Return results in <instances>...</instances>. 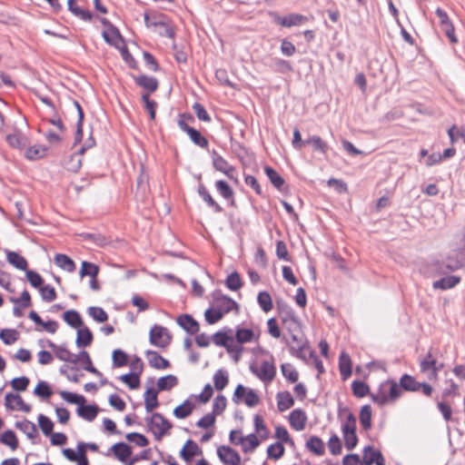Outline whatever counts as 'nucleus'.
<instances>
[{
    "instance_id": "obj_19",
    "label": "nucleus",
    "mask_w": 465,
    "mask_h": 465,
    "mask_svg": "<svg viewBox=\"0 0 465 465\" xmlns=\"http://www.w3.org/2000/svg\"><path fill=\"white\" fill-rule=\"evenodd\" d=\"M460 282V278L455 275L446 276L433 282L432 287L435 290H449L455 287Z\"/></svg>"
},
{
    "instance_id": "obj_15",
    "label": "nucleus",
    "mask_w": 465,
    "mask_h": 465,
    "mask_svg": "<svg viewBox=\"0 0 465 465\" xmlns=\"http://www.w3.org/2000/svg\"><path fill=\"white\" fill-rule=\"evenodd\" d=\"M201 453H202V450L199 448V446L197 445V443H195L192 440H188L185 442L183 449L181 450L180 456L183 460H185L186 462H189L192 460L193 457H194L195 455L201 454Z\"/></svg>"
},
{
    "instance_id": "obj_29",
    "label": "nucleus",
    "mask_w": 465,
    "mask_h": 465,
    "mask_svg": "<svg viewBox=\"0 0 465 465\" xmlns=\"http://www.w3.org/2000/svg\"><path fill=\"white\" fill-rule=\"evenodd\" d=\"M98 413L96 405H81L77 408V414L87 421H93Z\"/></svg>"
},
{
    "instance_id": "obj_61",
    "label": "nucleus",
    "mask_w": 465,
    "mask_h": 465,
    "mask_svg": "<svg viewBox=\"0 0 465 465\" xmlns=\"http://www.w3.org/2000/svg\"><path fill=\"white\" fill-rule=\"evenodd\" d=\"M39 292L43 301L51 302L56 299V292L53 286L47 284L39 288Z\"/></svg>"
},
{
    "instance_id": "obj_24",
    "label": "nucleus",
    "mask_w": 465,
    "mask_h": 465,
    "mask_svg": "<svg viewBox=\"0 0 465 465\" xmlns=\"http://www.w3.org/2000/svg\"><path fill=\"white\" fill-rule=\"evenodd\" d=\"M276 399L278 410L282 412L289 410L294 404V400L289 391L278 392Z\"/></svg>"
},
{
    "instance_id": "obj_2",
    "label": "nucleus",
    "mask_w": 465,
    "mask_h": 465,
    "mask_svg": "<svg viewBox=\"0 0 465 465\" xmlns=\"http://www.w3.org/2000/svg\"><path fill=\"white\" fill-rule=\"evenodd\" d=\"M443 368V363H438L436 351L430 349L426 355L420 360V371L429 381H437L439 371Z\"/></svg>"
},
{
    "instance_id": "obj_10",
    "label": "nucleus",
    "mask_w": 465,
    "mask_h": 465,
    "mask_svg": "<svg viewBox=\"0 0 465 465\" xmlns=\"http://www.w3.org/2000/svg\"><path fill=\"white\" fill-rule=\"evenodd\" d=\"M307 17L298 14H290L285 16L275 15L274 22L284 27L301 25L307 21Z\"/></svg>"
},
{
    "instance_id": "obj_47",
    "label": "nucleus",
    "mask_w": 465,
    "mask_h": 465,
    "mask_svg": "<svg viewBox=\"0 0 465 465\" xmlns=\"http://www.w3.org/2000/svg\"><path fill=\"white\" fill-rule=\"evenodd\" d=\"M87 312L89 316L97 322H104L108 320L107 312L101 307L91 306L88 308Z\"/></svg>"
},
{
    "instance_id": "obj_28",
    "label": "nucleus",
    "mask_w": 465,
    "mask_h": 465,
    "mask_svg": "<svg viewBox=\"0 0 465 465\" xmlns=\"http://www.w3.org/2000/svg\"><path fill=\"white\" fill-rule=\"evenodd\" d=\"M135 82L149 93H153L158 88V81L153 76L140 75L135 78Z\"/></svg>"
},
{
    "instance_id": "obj_26",
    "label": "nucleus",
    "mask_w": 465,
    "mask_h": 465,
    "mask_svg": "<svg viewBox=\"0 0 465 465\" xmlns=\"http://www.w3.org/2000/svg\"><path fill=\"white\" fill-rule=\"evenodd\" d=\"M63 319L69 326L77 330L84 324L80 313L75 310L66 311L63 314Z\"/></svg>"
},
{
    "instance_id": "obj_25",
    "label": "nucleus",
    "mask_w": 465,
    "mask_h": 465,
    "mask_svg": "<svg viewBox=\"0 0 465 465\" xmlns=\"http://www.w3.org/2000/svg\"><path fill=\"white\" fill-rule=\"evenodd\" d=\"M67 5L69 11L76 17L85 22L92 20L93 15L91 12L77 5L75 0H68Z\"/></svg>"
},
{
    "instance_id": "obj_14",
    "label": "nucleus",
    "mask_w": 465,
    "mask_h": 465,
    "mask_svg": "<svg viewBox=\"0 0 465 465\" xmlns=\"http://www.w3.org/2000/svg\"><path fill=\"white\" fill-rule=\"evenodd\" d=\"M177 324L190 334L199 331V323L189 314H182L177 318Z\"/></svg>"
},
{
    "instance_id": "obj_42",
    "label": "nucleus",
    "mask_w": 465,
    "mask_h": 465,
    "mask_svg": "<svg viewBox=\"0 0 465 465\" xmlns=\"http://www.w3.org/2000/svg\"><path fill=\"white\" fill-rule=\"evenodd\" d=\"M264 172L267 177L269 178L270 182L272 183V185L278 190H281L284 184L283 178L273 168L270 166H265Z\"/></svg>"
},
{
    "instance_id": "obj_40",
    "label": "nucleus",
    "mask_w": 465,
    "mask_h": 465,
    "mask_svg": "<svg viewBox=\"0 0 465 465\" xmlns=\"http://www.w3.org/2000/svg\"><path fill=\"white\" fill-rule=\"evenodd\" d=\"M74 105L75 106L78 113V120L76 124V132L74 134V144L80 143L83 139V120H84V112L77 101H74Z\"/></svg>"
},
{
    "instance_id": "obj_63",
    "label": "nucleus",
    "mask_w": 465,
    "mask_h": 465,
    "mask_svg": "<svg viewBox=\"0 0 465 465\" xmlns=\"http://www.w3.org/2000/svg\"><path fill=\"white\" fill-rule=\"evenodd\" d=\"M226 286L231 291H238L242 287V281L238 272H233L227 276Z\"/></svg>"
},
{
    "instance_id": "obj_4",
    "label": "nucleus",
    "mask_w": 465,
    "mask_h": 465,
    "mask_svg": "<svg viewBox=\"0 0 465 465\" xmlns=\"http://www.w3.org/2000/svg\"><path fill=\"white\" fill-rule=\"evenodd\" d=\"M146 420L149 430L157 440H160L172 428L171 422L158 412L153 413Z\"/></svg>"
},
{
    "instance_id": "obj_51",
    "label": "nucleus",
    "mask_w": 465,
    "mask_h": 465,
    "mask_svg": "<svg viewBox=\"0 0 465 465\" xmlns=\"http://www.w3.org/2000/svg\"><path fill=\"white\" fill-rule=\"evenodd\" d=\"M47 149L43 145H34L25 152V157L29 160H37L45 155Z\"/></svg>"
},
{
    "instance_id": "obj_59",
    "label": "nucleus",
    "mask_w": 465,
    "mask_h": 465,
    "mask_svg": "<svg viewBox=\"0 0 465 465\" xmlns=\"http://www.w3.org/2000/svg\"><path fill=\"white\" fill-rule=\"evenodd\" d=\"M0 339L6 345L15 343L17 339V331L13 329H4L0 331Z\"/></svg>"
},
{
    "instance_id": "obj_48",
    "label": "nucleus",
    "mask_w": 465,
    "mask_h": 465,
    "mask_svg": "<svg viewBox=\"0 0 465 465\" xmlns=\"http://www.w3.org/2000/svg\"><path fill=\"white\" fill-rule=\"evenodd\" d=\"M290 351L292 355L303 361L307 360L308 355L310 357H314V352L309 350L308 344L304 346L290 345Z\"/></svg>"
},
{
    "instance_id": "obj_36",
    "label": "nucleus",
    "mask_w": 465,
    "mask_h": 465,
    "mask_svg": "<svg viewBox=\"0 0 465 465\" xmlns=\"http://www.w3.org/2000/svg\"><path fill=\"white\" fill-rule=\"evenodd\" d=\"M198 193L202 197L203 201L205 202L208 204V206L213 208L215 213L223 212V208L221 207V205L218 204L213 200V198L212 197V195L210 194V193L208 192V190L206 189V187L204 185L199 186Z\"/></svg>"
},
{
    "instance_id": "obj_64",
    "label": "nucleus",
    "mask_w": 465,
    "mask_h": 465,
    "mask_svg": "<svg viewBox=\"0 0 465 465\" xmlns=\"http://www.w3.org/2000/svg\"><path fill=\"white\" fill-rule=\"evenodd\" d=\"M38 424L45 435H50L52 433L54 423L48 417L44 414H39Z\"/></svg>"
},
{
    "instance_id": "obj_33",
    "label": "nucleus",
    "mask_w": 465,
    "mask_h": 465,
    "mask_svg": "<svg viewBox=\"0 0 465 465\" xmlns=\"http://www.w3.org/2000/svg\"><path fill=\"white\" fill-rule=\"evenodd\" d=\"M308 450L318 456H322L325 452L324 442L317 436H312L306 442Z\"/></svg>"
},
{
    "instance_id": "obj_30",
    "label": "nucleus",
    "mask_w": 465,
    "mask_h": 465,
    "mask_svg": "<svg viewBox=\"0 0 465 465\" xmlns=\"http://www.w3.org/2000/svg\"><path fill=\"white\" fill-rule=\"evenodd\" d=\"M104 41L110 45L116 46L118 42L122 40L119 30L114 25H110L109 28L102 34Z\"/></svg>"
},
{
    "instance_id": "obj_8",
    "label": "nucleus",
    "mask_w": 465,
    "mask_h": 465,
    "mask_svg": "<svg viewBox=\"0 0 465 465\" xmlns=\"http://www.w3.org/2000/svg\"><path fill=\"white\" fill-rule=\"evenodd\" d=\"M213 165L216 171L224 173L229 179H236L234 177L235 169L222 155L215 151L212 153Z\"/></svg>"
},
{
    "instance_id": "obj_9",
    "label": "nucleus",
    "mask_w": 465,
    "mask_h": 465,
    "mask_svg": "<svg viewBox=\"0 0 465 465\" xmlns=\"http://www.w3.org/2000/svg\"><path fill=\"white\" fill-rule=\"evenodd\" d=\"M5 405L7 409H16L24 412H29L31 411V406L25 403L22 397L18 394L7 393L5 397Z\"/></svg>"
},
{
    "instance_id": "obj_7",
    "label": "nucleus",
    "mask_w": 465,
    "mask_h": 465,
    "mask_svg": "<svg viewBox=\"0 0 465 465\" xmlns=\"http://www.w3.org/2000/svg\"><path fill=\"white\" fill-rule=\"evenodd\" d=\"M217 455L225 465H239L241 463L239 453L229 446H220L217 449Z\"/></svg>"
},
{
    "instance_id": "obj_39",
    "label": "nucleus",
    "mask_w": 465,
    "mask_h": 465,
    "mask_svg": "<svg viewBox=\"0 0 465 465\" xmlns=\"http://www.w3.org/2000/svg\"><path fill=\"white\" fill-rule=\"evenodd\" d=\"M213 342L218 346H223L229 352L232 351V343L233 340L224 332L218 331L213 336Z\"/></svg>"
},
{
    "instance_id": "obj_57",
    "label": "nucleus",
    "mask_w": 465,
    "mask_h": 465,
    "mask_svg": "<svg viewBox=\"0 0 465 465\" xmlns=\"http://www.w3.org/2000/svg\"><path fill=\"white\" fill-rule=\"evenodd\" d=\"M284 454V447L282 442H275L267 448V455L271 459L279 460Z\"/></svg>"
},
{
    "instance_id": "obj_3",
    "label": "nucleus",
    "mask_w": 465,
    "mask_h": 465,
    "mask_svg": "<svg viewBox=\"0 0 465 465\" xmlns=\"http://www.w3.org/2000/svg\"><path fill=\"white\" fill-rule=\"evenodd\" d=\"M249 369L264 384L271 383L276 375V367L272 355H270V360L262 361L260 365L256 363L250 364Z\"/></svg>"
},
{
    "instance_id": "obj_44",
    "label": "nucleus",
    "mask_w": 465,
    "mask_h": 465,
    "mask_svg": "<svg viewBox=\"0 0 465 465\" xmlns=\"http://www.w3.org/2000/svg\"><path fill=\"white\" fill-rule=\"evenodd\" d=\"M0 441L3 444L10 447V449L13 450H16L18 447V440L15 433L11 430H7L1 434Z\"/></svg>"
},
{
    "instance_id": "obj_53",
    "label": "nucleus",
    "mask_w": 465,
    "mask_h": 465,
    "mask_svg": "<svg viewBox=\"0 0 465 465\" xmlns=\"http://www.w3.org/2000/svg\"><path fill=\"white\" fill-rule=\"evenodd\" d=\"M95 144V141L94 139L93 138V136H90L86 142L84 143V144L77 151V153H75V155L73 156V159L74 158H77V161L76 163H74L73 169L74 170H78L81 165H82V161L81 159L79 158L87 149L89 148H92L93 146H94Z\"/></svg>"
},
{
    "instance_id": "obj_5",
    "label": "nucleus",
    "mask_w": 465,
    "mask_h": 465,
    "mask_svg": "<svg viewBox=\"0 0 465 465\" xmlns=\"http://www.w3.org/2000/svg\"><path fill=\"white\" fill-rule=\"evenodd\" d=\"M244 400V403L248 407H254L259 403V396L252 389L245 388L243 385H237L233 396L232 401L234 403H240L242 400Z\"/></svg>"
},
{
    "instance_id": "obj_23",
    "label": "nucleus",
    "mask_w": 465,
    "mask_h": 465,
    "mask_svg": "<svg viewBox=\"0 0 465 465\" xmlns=\"http://www.w3.org/2000/svg\"><path fill=\"white\" fill-rule=\"evenodd\" d=\"M213 306L219 308L225 314L237 307V303L225 295H220L215 298Z\"/></svg>"
},
{
    "instance_id": "obj_27",
    "label": "nucleus",
    "mask_w": 465,
    "mask_h": 465,
    "mask_svg": "<svg viewBox=\"0 0 465 465\" xmlns=\"http://www.w3.org/2000/svg\"><path fill=\"white\" fill-rule=\"evenodd\" d=\"M54 262L55 265L61 268L64 271L68 272H73L75 270L74 262L67 255L63 253H57L54 256Z\"/></svg>"
},
{
    "instance_id": "obj_20",
    "label": "nucleus",
    "mask_w": 465,
    "mask_h": 465,
    "mask_svg": "<svg viewBox=\"0 0 465 465\" xmlns=\"http://www.w3.org/2000/svg\"><path fill=\"white\" fill-rule=\"evenodd\" d=\"M158 391L153 388H148L144 392V407L146 411L152 412L158 407Z\"/></svg>"
},
{
    "instance_id": "obj_35",
    "label": "nucleus",
    "mask_w": 465,
    "mask_h": 465,
    "mask_svg": "<svg viewBox=\"0 0 465 465\" xmlns=\"http://www.w3.org/2000/svg\"><path fill=\"white\" fill-rule=\"evenodd\" d=\"M178 384V379L173 374L161 377L157 381V391H170Z\"/></svg>"
},
{
    "instance_id": "obj_58",
    "label": "nucleus",
    "mask_w": 465,
    "mask_h": 465,
    "mask_svg": "<svg viewBox=\"0 0 465 465\" xmlns=\"http://www.w3.org/2000/svg\"><path fill=\"white\" fill-rule=\"evenodd\" d=\"M120 380L132 390L138 388L140 385L139 373L129 372L122 375Z\"/></svg>"
},
{
    "instance_id": "obj_37",
    "label": "nucleus",
    "mask_w": 465,
    "mask_h": 465,
    "mask_svg": "<svg viewBox=\"0 0 465 465\" xmlns=\"http://www.w3.org/2000/svg\"><path fill=\"white\" fill-rule=\"evenodd\" d=\"M340 373L343 380H346L351 374V361L348 354L342 352L339 359Z\"/></svg>"
},
{
    "instance_id": "obj_46",
    "label": "nucleus",
    "mask_w": 465,
    "mask_h": 465,
    "mask_svg": "<svg viewBox=\"0 0 465 465\" xmlns=\"http://www.w3.org/2000/svg\"><path fill=\"white\" fill-rule=\"evenodd\" d=\"M306 144H311L313 151L325 153L328 151V144L318 135H312L306 139Z\"/></svg>"
},
{
    "instance_id": "obj_56",
    "label": "nucleus",
    "mask_w": 465,
    "mask_h": 465,
    "mask_svg": "<svg viewBox=\"0 0 465 465\" xmlns=\"http://www.w3.org/2000/svg\"><path fill=\"white\" fill-rule=\"evenodd\" d=\"M341 429L342 433L356 432V417L353 413L348 412L345 420L341 423Z\"/></svg>"
},
{
    "instance_id": "obj_1",
    "label": "nucleus",
    "mask_w": 465,
    "mask_h": 465,
    "mask_svg": "<svg viewBox=\"0 0 465 465\" xmlns=\"http://www.w3.org/2000/svg\"><path fill=\"white\" fill-rule=\"evenodd\" d=\"M401 396V389L393 380H387L379 385L376 391L371 393V401L379 406L392 404Z\"/></svg>"
},
{
    "instance_id": "obj_13",
    "label": "nucleus",
    "mask_w": 465,
    "mask_h": 465,
    "mask_svg": "<svg viewBox=\"0 0 465 465\" xmlns=\"http://www.w3.org/2000/svg\"><path fill=\"white\" fill-rule=\"evenodd\" d=\"M289 420L292 428L300 431L305 428L307 416L303 411L296 409L290 413Z\"/></svg>"
},
{
    "instance_id": "obj_62",
    "label": "nucleus",
    "mask_w": 465,
    "mask_h": 465,
    "mask_svg": "<svg viewBox=\"0 0 465 465\" xmlns=\"http://www.w3.org/2000/svg\"><path fill=\"white\" fill-rule=\"evenodd\" d=\"M34 393L38 397L47 399L53 394V391L46 381H41L35 388Z\"/></svg>"
},
{
    "instance_id": "obj_49",
    "label": "nucleus",
    "mask_w": 465,
    "mask_h": 465,
    "mask_svg": "<svg viewBox=\"0 0 465 465\" xmlns=\"http://www.w3.org/2000/svg\"><path fill=\"white\" fill-rule=\"evenodd\" d=\"M59 394L64 401L69 403L77 404L78 407L85 403V398L83 395L66 391H61Z\"/></svg>"
},
{
    "instance_id": "obj_6",
    "label": "nucleus",
    "mask_w": 465,
    "mask_h": 465,
    "mask_svg": "<svg viewBox=\"0 0 465 465\" xmlns=\"http://www.w3.org/2000/svg\"><path fill=\"white\" fill-rule=\"evenodd\" d=\"M171 335L168 330L160 325H153L149 333V340L151 344L159 348H165L171 342Z\"/></svg>"
},
{
    "instance_id": "obj_32",
    "label": "nucleus",
    "mask_w": 465,
    "mask_h": 465,
    "mask_svg": "<svg viewBox=\"0 0 465 465\" xmlns=\"http://www.w3.org/2000/svg\"><path fill=\"white\" fill-rule=\"evenodd\" d=\"M259 333L256 334L255 331L252 329H246V328H237L235 332V339L238 343H245L250 342L253 339L258 338Z\"/></svg>"
},
{
    "instance_id": "obj_45",
    "label": "nucleus",
    "mask_w": 465,
    "mask_h": 465,
    "mask_svg": "<svg viewBox=\"0 0 465 465\" xmlns=\"http://www.w3.org/2000/svg\"><path fill=\"white\" fill-rule=\"evenodd\" d=\"M360 422L365 430L371 428V408L370 405H364L360 411Z\"/></svg>"
},
{
    "instance_id": "obj_43",
    "label": "nucleus",
    "mask_w": 465,
    "mask_h": 465,
    "mask_svg": "<svg viewBox=\"0 0 465 465\" xmlns=\"http://www.w3.org/2000/svg\"><path fill=\"white\" fill-rule=\"evenodd\" d=\"M228 373L224 370H218L213 375V383L217 391H223L228 384Z\"/></svg>"
},
{
    "instance_id": "obj_11",
    "label": "nucleus",
    "mask_w": 465,
    "mask_h": 465,
    "mask_svg": "<svg viewBox=\"0 0 465 465\" xmlns=\"http://www.w3.org/2000/svg\"><path fill=\"white\" fill-rule=\"evenodd\" d=\"M363 463L365 465H385L384 458L381 451L366 446L363 450Z\"/></svg>"
},
{
    "instance_id": "obj_50",
    "label": "nucleus",
    "mask_w": 465,
    "mask_h": 465,
    "mask_svg": "<svg viewBox=\"0 0 465 465\" xmlns=\"http://www.w3.org/2000/svg\"><path fill=\"white\" fill-rule=\"evenodd\" d=\"M283 377L292 383L296 382L299 378L298 371L291 363H282L281 366Z\"/></svg>"
},
{
    "instance_id": "obj_41",
    "label": "nucleus",
    "mask_w": 465,
    "mask_h": 465,
    "mask_svg": "<svg viewBox=\"0 0 465 465\" xmlns=\"http://www.w3.org/2000/svg\"><path fill=\"white\" fill-rule=\"evenodd\" d=\"M99 272V267L93 262H89L84 261L80 269V276L85 277L89 276L90 278H96Z\"/></svg>"
},
{
    "instance_id": "obj_31",
    "label": "nucleus",
    "mask_w": 465,
    "mask_h": 465,
    "mask_svg": "<svg viewBox=\"0 0 465 465\" xmlns=\"http://www.w3.org/2000/svg\"><path fill=\"white\" fill-rule=\"evenodd\" d=\"M7 262L18 270L26 271L27 261L19 253L15 252H7L6 253Z\"/></svg>"
},
{
    "instance_id": "obj_22",
    "label": "nucleus",
    "mask_w": 465,
    "mask_h": 465,
    "mask_svg": "<svg viewBox=\"0 0 465 465\" xmlns=\"http://www.w3.org/2000/svg\"><path fill=\"white\" fill-rule=\"evenodd\" d=\"M401 391H418L420 389V382L417 381L414 377L409 374H403L400 379Z\"/></svg>"
},
{
    "instance_id": "obj_60",
    "label": "nucleus",
    "mask_w": 465,
    "mask_h": 465,
    "mask_svg": "<svg viewBox=\"0 0 465 465\" xmlns=\"http://www.w3.org/2000/svg\"><path fill=\"white\" fill-rule=\"evenodd\" d=\"M245 440L247 441V443L246 444L243 443L242 445V450L246 453L253 451L260 445V440H258L255 433H251V434L247 435L246 437H244V441Z\"/></svg>"
},
{
    "instance_id": "obj_34",
    "label": "nucleus",
    "mask_w": 465,
    "mask_h": 465,
    "mask_svg": "<svg viewBox=\"0 0 465 465\" xmlns=\"http://www.w3.org/2000/svg\"><path fill=\"white\" fill-rule=\"evenodd\" d=\"M194 409V403L190 399L185 400L173 410V415L178 419L187 418Z\"/></svg>"
},
{
    "instance_id": "obj_52",
    "label": "nucleus",
    "mask_w": 465,
    "mask_h": 465,
    "mask_svg": "<svg viewBox=\"0 0 465 465\" xmlns=\"http://www.w3.org/2000/svg\"><path fill=\"white\" fill-rule=\"evenodd\" d=\"M257 302L264 312H268L272 309V297L267 292H260L257 297Z\"/></svg>"
},
{
    "instance_id": "obj_21",
    "label": "nucleus",
    "mask_w": 465,
    "mask_h": 465,
    "mask_svg": "<svg viewBox=\"0 0 465 465\" xmlns=\"http://www.w3.org/2000/svg\"><path fill=\"white\" fill-rule=\"evenodd\" d=\"M15 428L23 431L27 436V438L33 441L37 436V429L35 424L28 420L16 421Z\"/></svg>"
},
{
    "instance_id": "obj_38",
    "label": "nucleus",
    "mask_w": 465,
    "mask_h": 465,
    "mask_svg": "<svg viewBox=\"0 0 465 465\" xmlns=\"http://www.w3.org/2000/svg\"><path fill=\"white\" fill-rule=\"evenodd\" d=\"M215 188L222 197H223L225 200L231 201L232 205L234 203L233 191L225 181H216Z\"/></svg>"
},
{
    "instance_id": "obj_18",
    "label": "nucleus",
    "mask_w": 465,
    "mask_h": 465,
    "mask_svg": "<svg viewBox=\"0 0 465 465\" xmlns=\"http://www.w3.org/2000/svg\"><path fill=\"white\" fill-rule=\"evenodd\" d=\"M148 361L151 367L164 370L170 366L169 361L154 351H147Z\"/></svg>"
},
{
    "instance_id": "obj_12",
    "label": "nucleus",
    "mask_w": 465,
    "mask_h": 465,
    "mask_svg": "<svg viewBox=\"0 0 465 465\" xmlns=\"http://www.w3.org/2000/svg\"><path fill=\"white\" fill-rule=\"evenodd\" d=\"M46 345L52 349V351L54 353V356L59 359L62 361L65 362H73V359L74 354H73L71 351L67 350V348L64 345H56L52 341L47 340Z\"/></svg>"
},
{
    "instance_id": "obj_16",
    "label": "nucleus",
    "mask_w": 465,
    "mask_h": 465,
    "mask_svg": "<svg viewBox=\"0 0 465 465\" xmlns=\"http://www.w3.org/2000/svg\"><path fill=\"white\" fill-rule=\"evenodd\" d=\"M110 450L114 453L115 458L122 462H125L132 454V448L124 442L114 444Z\"/></svg>"
},
{
    "instance_id": "obj_17",
    "label": "nucleus",
    "mask_w": 465,
    "mask_h": 465,
    "mask_svg": "<svg viewBox=\"0 0 465 465\" xmlns=\"http://www.w3.org/2000/svg\"><path fill=\"white\" fill-rule=\"evenodd\" d=\"M94 336L87 327H81L77 330L75 344L78 348L88 347L93 341Z\"/></svg>"
},
{
    "instance_id": "obj_55",
    "label": "nucleus",
    "mask_w": 465,
    "mask_h": 465,
    "mask_svg": "<svg viewBox=\"0 0 465 465\" xmlns=\"http://www.w3.org/2000/svg\"><path fill=\"white\" fill-rule=\"evenodd\" d=\"M351 390L353 394L358 398L365 397L370 392L369 386L361 381H354L351 383Z\"/></svg>"
},
{
    "instance_id": "obj_54",
    "label": "nucleus",
    "mask_w": 465,
    "mask_h": 465,
    "mask_svg": "<svg viewBox=\"0 0 465 465\" xmlns=\"http://www.w3.org/2000/svg\"><path fill=\"white\" fill-rule=\"evenodd\" d=\"M224 314L223 313V311H221L217 307L209 308L205 311L204 316L205 321L209 324H214L217 322H219Z\"/></svg>"
}]
</instances>
